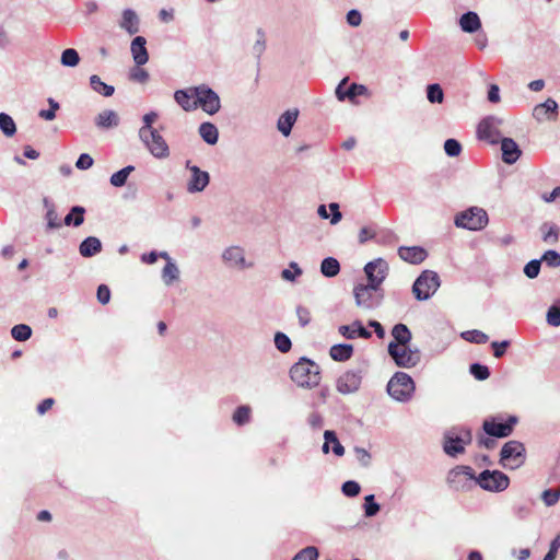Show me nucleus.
<instances>
[{"label":"nucleus","mask_w":560,"mask_h":560,"mask_svg":"<svg viewBox=\"0 0 560 560\" xmlns=\"http://www.w3.org/2000/svg\"><path fill=\"white\" fill-rule=\"evenodd\" d=\"M500 141L502 150V160L508 164L515 163L522 154V151L520 150L517 143L511 138H502Z\"/></svg>","instance_id":"obj_19"},{"label":"nucleus","mask_w":560,"mask_h":560,"mask_svg":"<svg viewBox=\"0 0 560 560\" xmlns=\"http://www.w3.org/2000/svg\"><path fill=\"white\" fill-rule=\"evenodd\" d=\"M547 322L551 326H560V307L551 306L548 310Z\"/></svg>","instance_id":"obj_58"},{"label":"nucleus","mask_w":560,"mask_h":560,"mask_svg":"<svg viewBox=\"0 0 560 560\" xmlns=\"http://www.w3.org/2000/svg\"><path fill=\"white\" fill-rule=\"evenodd\" d=\"M84 208L80 206H75L71 209L70 213H68L63 220L66 225H74L79 226L84 221Z\"/></svg>","instance_id":"obj_36"},{"label":"nucleus","mask_w":560,"mask_h":560,"mask_svg":"<svg viewBox=\"0 0 560 560\" xmlns=\"http://www.w3.org/2000/svg\"><path fill=\"white\" fill-rule=\"evenodd\" d=\"M147 40L142 36H137L132 39L130 50L133 61L137 66H143L149 60V54L145 48Z\"/></svg>","instance_id":"obj_20"},{"label":"nucleus","mask_w":560,"mask_h":560,"mask_svg":"<svg viewBox=\"0 0 560 560\" xmlns=\"http://www.w3.org/2000/svg\"><path fill=\"white\" fill-rule=\"evenodd\" d=\"M470 373L478 381H485L490 376L488 366L481 365L479 363H474L470 365Z\"/></svg>","instance_id":"obj_49"},{"label":"nucleus","mask_w":560,"mask_h":560,"mask_svg":"<svg viewBox=\"0 0 560 560\" xmlns=\"http://www.w3.org/2000/svg\"><path fill=\"white\" fill-rule=\"evenodd\" d=\"M348 79L345 78L339 85L336 89V95L339 101H343L345 98H348L352 103H357L358 96H369V90L363 84H357L352 83L350 86L345 89V85L347 84Z\"/></svg>","instance_id":"obj_15"},{"label":"nucleus","mask_w":560,"mask_h":560,"mask_svg":"<svg viewBox=\"0 0 560 560\" xmlns=\"http://www.w3.org/2000/svg\"><path fill=\"white\" fill-rule=\"evenodd\" d=\"M120 27L126 30L130 35L139 32V19L135 11L126 9L122 12Z\"/></svg>","instance_id":"obj_25"},{"label":"nucleus","mask_w":560,"mask_h":560,"mask_svg":"<svg viewBox=\"0 0 560 560\" xmlns=\"http://www.w3.org/2000/svg\"><path fill=\"white\" fill-rule=\"evenodd\" d=\"M516 422L515 416H510L506 421L500 417H492L483 421L482 429L489 436L506 438L513 432Z\"/></svg>","instance_id":"obj_9"},{"label":"nucleus","mask_w":560,"mask_h":560,"mask_svg":"<svg viewBox=\"0 0 560 560\" xmlns=\"http://www.w3.org/2000/svg\"><path fill=\"white\" fill-rule=\"evenodd\" d=\"M249 418H250V408L247 406L238 407L233 415L234 422H236L240 425L248 422Z\"/></svg>","instance_id":"obj_46"},{"label":"nucleus","mask_w":560,"mask_h":560,"mask_svg":"<svg viewBox=\"0 0 560 560\" xmlns=\"http://www.w3.org/2000/svg\"><path fill=\"white\" fill-rule=\"evenodd\" d=\"M488 223L487 212L478 207H472L466 211L460 212L455 218V224L471 231L483 229Z\"/></svg>","instance_id":"obj_5"},{"label":"nucleus","mask_w":560,"mask_h":560,"mask_svg":"<svg viewBox=\"0 0 560 560\" xmlns=\"http://www.w3.org/2000/svg\"><path fill=\"white\" fill-rule=\"evenodd\" d=\"M338 330L347 339H354L357 337L369 339L372 336V334L362 326L360 320H354L351 325H342Z\"/></svg>","instance_id":"obj_21"},{"label":"nucleus","mask_w":560,"mask_h":560,"mask_svg":"<svg viewBox=\"0 0 560 560\" xmlns=\"http://www.w3.org/2000/svg\"><path fill=\"white\" fill-rule=\"evenodd\" d=\"M398 256L409 264H421L428 256L427 250L420 246H400Z\"/></svg>","instance_id":"obj_17"},{"label":"nucleus","mask_w":560,"mask_h":560,"mask_svg":"<svg viewBox=\"0 0 560 560\" xmlns=\"http://www.w3.org/2000/svg\"><path fill=\"white\" fill-rule=\"evenodd\" d=\"M60 62L65 67H75L80 62V56L73 48H67L62 51Z\"/></svg>","instance_id":"obj_39"},{"label":"nucleus","mask_w":560,"mask_h":560,"mask_svg":"<svg viewBox=\"0 0 560 560\" xmlns=\"http://www.w3.org/2000/svg\"><path fill=\"white\" fill-rule=\"evenodd\" d=\"M119 122L118 115L110 109H106L101 112L96 118L95 124L100 128H112L117 126Z\"/></svg>","instance_id":"obj_28"},{"label":"nucleus","mask_w":560,"mask_h":560,"mask_svg":"<svg viewBox=\"0 0 560 560\" xmlns=\"http://www.w3.org/2000/svg\"><path fill=\"white\" fill-rule=\"evenodd\" d=\"M361 385V375L354 371H347L337 380V390L343 395L354 393Z\"/></svg>","instance_id":"obj_16"},{"label":"nucleus","mask_w":560,"mask_h":560,"mask_svg":"<svg viewBox=\"0 0 560 560\" xmlns=\"http://www.w3.org/2000/svg\"><path fill=\"white\" fill-rule=\"evenodd\" d=\"M201 138L209 144L218 142L219 132L217 127L211 122H202L199 127Z\"/></svg>","instance_id":"obj_34"},{"label":"nucleus","mask_w":560,"mask_h":560,"mask_svg":"<svg viewBox=\"0 0 560 560\" xmlns=\"http://www.w3.org/2000/svg\"><path fill=\"white\" fill-rule=\"evenodd\" d=\"M353 347L347 343L335 345L330 348L329 354L332 360L343 362L352 357Z\"/></svg>","instance_id":"obj_29"},{"label":"nucleus","mask_w":560,"mask_h":560,"mask_svg":"<svg viewBox=\"0 0 560 560\" xmlns=\"http://www.w3.org/2000/svg\"><path fill=\"white\" fill-rule=\"evenodd\" d=\"M161 256L168 259L162 271L163 281L168 285L178 278V268L174 262L170 261L167 253H162Z\"/></svg>","instance_id":"obj_35"},{"label":"nucleus","mask_w":560,"mask_h":560,"mask_svg":"<svg viewBox=\"0 0 560 560\" xmlns=\"http://www.w3.org/2000/svg\"><path fill=\"white\" fill-rule=\"evenodd\" d=\"M375 231L370 226H364L359 232V243L364 244L375 237Z\"/></svg>","instance_id":"obj_63"},{"label":"nucleus","mask_w":560,"mask_h":560,"mask_svg":"<svg viewBox=\"0 0 560 560\" xmlns=\"http://www.w3.org/2000/svg\"><path fill=\"white\" fill-rule=\"evenodd\" d=\"M129 79L133 82L145 83L149 79V73L141 68V66L136 65V67L130 70Z\"/></svg>","instance_id":"obj_47"},{"label":"nucleus","mask_w":560,"mask_h":560,"mask_svg":"<svg viewBox=\"0 0 560 560\" xmlns=\"http://www.w3.org/2000/svg\"><path fill=\"white\" fill-rule=\"evenodd\" d=\"M500 125L501 120L492 116L482 119L477 129L478 138L491 144L498 143L501 140Z\"/></svg>","instance_id":"obj_14"},{"label":"nucleus","mask_w":560,"mask_h":560,"mask_svg":"<svg viewBox=\"0 0 560 560\" xmlns=\"http://www.w3.org/2000/svg\"><path fill=\"white\" fill-rule=\"evenodd\" d=\"M558 104L555 100L548 98L546 102L535 106L533 116L537 120H555L558 115Z\"/></svg>","instance_id":"obj_18"},{"label":"nucleus","mask_w":560,"mask_h":560,"mask_svg":"<svg viewBox=\"0 0 560 560\" xmlns=\"http://www.w3.org/2000/svg\"><path fill=\"white\" fill-rule=\"evenodd\" d=\"M135 170L133 166L129 165V166H126L124 167L122 170L114 173L112 176H110V184L115 187H121L126 184L127 182V178L129 176V174Z\"/></svg>","instance_id":"obj_40"},{"label":"nucleus","mask_w":560,"mask_h":560,"mask_svg":"<svg viewBox=\"0 0 560 560\" xmlns=\"http://www.w3.org/2000/svg\"><path fill=\"white\" fill-rule=\"evenodd\" d=\"M324 438H325V443L323 445V452L324 453H328L329 452V444L332 443V452L337 455V456H342L343 453H345V447L340 444V442L338 441L336 434L334 431H325L324 433Z\"/></svg>","instance_id":"obj_32"},{"label":"nucleus","mask_w":560,"mask_h":560,"mask_svg":"<svg viewBox=\"0 0 560 560\" xmlns=\"http://www.w3.org/2000/svg\"><path fill=\"white\" fill-rule=\"evenodd\" d=\"M542 240L550 244L557 243L559 240V229L556 225L548 226V230L544 232Z\"/></svg>","instance_id":"obj_57"},{"label":"nucleus","mask_w":560,"mask_h":560,"mask_svg":"<svg viewBox=\"0 0 560 560\" xmlns=\"http://www.w3.org/2000/svg\"><path fill=\"white\" fill-rule=\"evenodd\" d=\"M158 119V114L150 112L143 116V126L139 130V137L145 136L149 131L155 130L152 125Z\"/></svg>","instance_id":"obj_43"},{"label":"nucleus","mask_w":560,"mask_h":560,"mask_svg":"<svg viewBox=\"0 0 560 560\" xmlns=\"http://www.w3.org/2000/svg\"><path fill=\"white\" fill-rule=\"evenodd\" d=\"M440 287V278L432 270H424L415 281L412 292L417 300L424 301L435 293Z\"/></svg>","instance_id":"obj_4"},{"label":"nucleus","mask_w":560,"mask_h":560,"mask_svg":"<svg viewBox=\"0 0 560 560\" xmlns=\"http://www.w3.org/2000/svg\"><path fill=\"white\" fill-rule=\"evenodd\" d=\"M191 179L188 184L189 191H201L209 184V174L207 172L200 171L199 167L192 166L191 168Z\"/></svg>","instance_id":"obj_23"},{"label":"nucleus","mask_w":560,"mask_h":560,"mask_svg":"<svg viewBox=\"0 0 560 560\" xmlns=\"http://www.w3.org/2000/svg\"><path fill=\"white\" fill-rule=\"evenodd\" d=\"M415 390L412 378L404 373L397 372L387 384L388 394L397 400L408 399Z\"/></svg>","instance_id":"obj_6"},{"label":"nucleus","mask_w":560,"mask_h":560,"mask_svg":"<svg viewBox=\"0 0 560 560\" xmlns=\"http://www.w3.org/2000/svg\"><path fill=\"white\" fill-rule=\"evenodd\" d=\"M360 485L357 481L349 480L342 485V492L347 497H355L360 493Z\"/></svg>","instance_id":"obj_54"},{"label":"nucleus","mask_w":560,"mask_h":560,"mask_svg":"<svg viewBox=\"0 0 560 560\" xmlns=\"http://www.w3.org/2000/svg\"><path fill=\"white\" fill-rule=\"evenodd\" d=\"M102 250V243L97 237H86L79 247V252L83 257H92Z\"/></svg>","instance_id":"obj_24"},{"label":"nucleus","mask_w":560,"mask_h":560,"mask_svg":"<svg viewBox=\"0 0 560 560\" xmlns=\"http://www.w3.org/2000/svg\"><path fill=\"white\" fill-rule=\"evenodd\" d=\"M466 340L475 343H486L489 337L480 330L465 331L462 335Z\"/></svg>","instance_id":"obj_48"},{"label":"nucleus","mask_w":560,"mask_h":560,"mask_svg":"<svg viewBox=\"0 0 560 560\" xmlns=\"http://www.w3.org/2000/svg\"><path fill=\"white\" fill-rule=\"evenodd\" d=\"M388 353L394 359L398 366L412 368L420 360V353L418 350H411L408 345L399 346L394 342L388 345Z\"/></svg>","instance_id":"obj_12"},{"label":"nucleus","mask_w":560,"mask_h":560,"mask_svg":"<svg viewBox=\"0 0 560 560\" xmlns=\"http://www.w3.org/2000/svg\"><path fill=\"white\" fill-rule=\"evenodd\" d=\"M364 271L369 284L357 285L353 290V294L357 306L361 310L369 311L377 307L383 300V293L380 287L387 276L388 265L384 259L377 258L368 262L364 267Z\"/></svg>","instance_id":"obj_1"},{"label":"nucleus","mask_w":560,"mask_h":560,"mask_svg":"<svg viewBox=\"0 0 560 560\" xmlns=\"http://www.w3.org/2000/svg\"><path fill=\"white\" fill-rule=\"evenodd\" d=\"M296 315L299 318V323L302 327L307 326L312 320L311 312L307 307L304 306H298L296 307Z\"/></svg>","instance_id":"obj_55"},{"label":"nucleus","mask_w":560,"mask_h":560,"mask_svg":"<svg viewBox=\"0 0 560 560\" xmlns=\"http://www.w3.org/2000/svg\"><path fill=\"white\" fill-rule=\"evenodd\" d=\"M110 299V290L106 284H101L97 288V300L102 304H107Z\"/></svg>","instance_id":"obj_62"},{"label":"nucleus","mask_w":560,"mask_h":560,"mask_svg":"<svg viewBox=\"0 0 560 560\" xmlns=\"http://www.w3.org/2000/svg\"><path fill=\"white\" fill-rule=\"evenodd\" d=\"M541 260L545 261L549 267H559L560 266V254L556 250H547Z\"/></svg>","instance_id":"obj_51"},{"label":"nucleus","mask_w":560,"mask_h":560,"mask_svg":"<svg viewBox=\"0 0 560 560\" xmlns=\"http://www.w3.org/2000/svg\"><path fill=\"white\" fill-rule=\"evenodd\" d=\"M90 86L94 92L105 97L112 96L115 92V88L103 82L97 74H93L90 77Z\"/></svg>","instance_id":"obj_31"},{"label":"nucleus","mask_w":560,"mask_h":560,"mask_svg":"<svg viewBox=\"0 0 560 560\" xmlns=\"http://www.w3.org/2000/svg\"><path fill=\"white\" fill-rule=\"evenodd\" d=\"M47 224L49 229H58L61 226V222L58 214L54 209H49L46 213Z\"/></svg>","instance_id":"obj_61"},{"label":"nucleus","mask_w":560,"mask_h":560,"mask_svg":"<svg viewBox=\"0 0 560 560\" xmlns=\"http://www.w3.org/2000/svg\"><path fill=\"white\" fill-rule=\"evenodd\" d=\"M476 479L472 468L464 465L456 466L447 475L448 486L456 491L470 489L477 485Z\"/></svg>","instance_id":"obj_7"},{"label":"nucleus","mask_w":560,"mask_h":560,"mask_svg":"<svg viewBox=\"0 0 560 560\" xmlns=\"http://www.w3.org/2000/svg\"><path fill=\"white\" fill-rule=\"evenodd\" d=\"M444 150L448 156H458L462 151V145L455 139H447L444 143Z\"/></svg>","instance_id":"obj_50"},{"label":"nucleus","mask_w":560,"mask_h":560,"mask_svg":"<svg viewBox=\"0 0 560 560\" xmlns=\"http://www.w3.org/2000/svg\"><path fill=\"white\" fill-rule=\"evenodd\" d=\"M93 159L91 155H89L88 153H82L77 163H75V166L79 168V170H89L92 165H93Z\"/></svg>","instance_id":"obj_60"},{"label":"nucleus","mask_w":560,"mask_h":560,"mask_svg":"<svg viewBox=\"0 0 560 560\" xmlns=\"http://www.w3.org/2000/svg\"><path fill=\"white\" fill-rule=\"evenodd\" d=\"M364 510L366 516H374L380 511V505L375 502L373 494L365 497Z\"/></svg>","instance_id":"obj_53"},{"label":"nucleus","mask_w":560,"mask_h":560,"mask_svg":"<svg viewBox=\"0 0 560 560\" xmlns=\"http://www.w3.org/2000/svg\"><path fill=\"white\" fill-rule=\"evenodd\" d=\"M318 550L316 547L308 546L299 551L292 560H317Z\"/></svg>","instance_id":"obj_44"},{"label":"nucleus","mask_w":560,"mask_h":560,"mask_svg":"<svg viewBox=\"0 0 560 560\" xmlns=\"http://www.w3.org/2000/svg\"><path fill=\"white\" fill-rule=\"evenodd\" d=\"M225 261L233 266H244V250L241 247L232 246L223 253Z\"/></svg>","instance_id":"obj_33"},{"label":"nucleus","mask_w":560,"mask_h":560,"mask_svg":"<svg viewBox=\"0 0 560 560\" xmlns=\"http://www.w3.org/2000/svg\"><path fill=\"white\" fill-rule=\"evenodd\" d=\"M275 345L277 349L283 353L288 352L291 349V340L283 332H277L275 336Z\"/></svg>","instance_id":"obj_45"},{"label":"nucleus","mask_w":560,"mask_h":560,"mask_svg":"<svg viewBox=\"0 0 560 560\" xmlns=\"http://www.w3.org/2000/svg\"><path fill=\"white\" fill-rule=\"evenodd\" d=\"M194 94L196 95L197 107L200 106L209 115L219 112L221 107L220 98L213 90L207 85L195 86Z\"/></svg>","instance_id":"obj_11"},{"label":"nucleus","mask_w":560,"mask_h":560,"mask_svg":"<svg viewBox=\"0 0 560 560\" xmlns=\"http://www.w3.org/2000/svg\"><path fill=\"white\" fill-rule=\"evenodd\" d=\"M299 115L298 109L293 110H287L284 114H282L278 120V129L283 136H289L291 132V129L296 121Z\"/></svg>","instance_id":"obj_26"},{"label":"nucleus","mask_w":560,"mask_h":560,"mask_svg":"<svg viewBox=\"0 0 560 560\" xmlns=\"http://www.w3.org/2000/svg\"><path fill=\"white\" fill-rule=\"evenodd\" d=\"M560 498V489L559 490H552L547 489L542 492V500L546 503V505L551 506L558 502Z\"/></svg>","instance_id":"obj_56"},{"label":"nucleus","mask_w":560,"mask_h":560,"mask_svg":"<svg viewBox=\"0 0 560 560\" xmlns=\"http://www.w3.org/2000/svg\"><path fill=\"white\" fill-rule=\"evenodd\" d=\"M0 129L9 138L15 135L16 125L10 115L0 113Z\"/></svg>","instance_id":"obj_38"},{"label":"nucleus","mask_w":560,"mask_h":560,"mask_svg":"<svg viewBox=\"0 0 560 560\" xmlns=\"http://www.w3.org/2000/svg\"><path fill=\"white\" fill-rule=\"evenodd\" d=\"M174 98L177 102V104L186 112H190L197 108L194 88L176 91L174 94Z\"/></svg>","instance_id":"obj_22"},{"label":"nucleus","mask_w":560,"mask_h":560,"mask_svg":"<svg viewBox=\"0 0 560 560\" xmlns=\"http://www.w3.org/2000/svg\"><path fill=\"white\" fill-rule=\"evenodd\" d=\"M560 548V535H558L550 544V549L544 560H555L557 551Z\"/></svg>","instance_id":"obj_64"},{"label":"nucleus","mask_w":560,"mask_h":560,"mask_svg":"<svg viewBox=\"0 0 560 560\" xmlns=\"http://www.w3.org/2000/svg\"><path fill=\"white\" fill-rule=\"evenodd\" d=\"M540 271V260L534 259L526 264L524 267V273L530 278L534 279L539 275Z\"/></svg>","instance_id":"obj_52"},{"label":"nucleus","mask_w":560,"mask_h":560,"mask_svg":"<svg viewBox=\"0 0 560 560\" xmlns=\"http://www.w3.org/2000/svg\"><path fill=\"white\" fill-rule=\"evenodd\" d=\"M392 335L394 337V343L401 346H406L411 340V332L409 328L405 324H397L392 329Z\"/></svg>","instance_id":"obj_30"},{"label":"nucleus","mask_w":560,"mask_h":560,"mask_svg":"<svg viewBox=\"0 0 560 560\" xmlns=\"http://www.w3.org/2000/svg\"><path fill=\"white\" fill-rule=\"evenodd\" d=\"M427 97L431 103H442L444 97L443 90L436 83L430 84L428 86Z\"/></svg>","instance_id":"obj_42"},{"label":"nucleus","mask_w":560,"mask_h":560,"mask_svg":"<svg viewBox=\"0 0 560 560\" xmlns=\"http://www.w3.org/2000/svg\"><path fill=\"white\" fill-rule=\"evenodd\" d=\"M471 441V431L468 429L460 430L458 435L448 432L444 435L443 450L447 455L455 457L458 454H463L465 446L469 445Z\"/></svg>","instance_id":"obj_10"},{"label":"nucleus","mask_w":560,"mask_h":560,"mask_svg":"<svg viewBox=\"0 0 560 560\" xmlns=\"http://www.w3.org/2000/svg\"><path fill=\"white\" fill-rule=\"evenodd\" d=\"M476 483L487 491L500 492L509 487L510 479L500 470H483L477 477Z\"/></svg>","instance_id":"obj_8"},{"label":"nucleus","mask_w":560,"mask_h":560,"mask_svg":"<svg viewBox=\"0 0 560 560\" xmlns=\"http://www.w3.org/2000/svg\"><path fill=\"white\" fill-rule=\"evenodd\" d=\"M320 271L325 277H335L340 271V265L337 259L327 257L322 261Z\"/></svg>","instance_id":"obj_37"},{"label":"nucleus","mask_w":560,"mask_h":560,"mask_svg":"<svg viewBox=\"0 0 560 560\" xmlns=\"http://www.w3.org/2000/svg\"><path fill=\"white\" fill-rule=\"evenodd\" d=\"M460 28L466 33H474L481 27V22L477 13L467 12L459 19Z\"/></svg>","instance_id":"obj_27"},{"label":"nucleus","mask_w":560,"mask_h":560,"mask_svg":"<svg viewBox=\"0 0 560 560\" xmlns=\"http://www.w3.org/2000/svg\"><path fill=\"white\" fill-rule=\"evenodd\" d=\"M140 139L156 159H165L170 155L168 145L156 129L149 131L145 137H140Z\"/></svg>","instance_id":"obj_13"},{"label":"nucleus","mask_w":560,"mask_h":560,"mask_svg":"<svg viewBox=\"0 0 560 560\" xmlns=\"http://www.w3.org/2000/svg\"><path fill=\"white\" fill-rule=\"evenodd\" d=\"M11 335L18 341H25L32 336V329L28 325L19 324L13 326Z\"/></svg>","instance_id":"obj_41"},{"label":"nucleus","mask_w":560,"mask_h":560,"mask_svg":"<svg viewBox=\"0 0 560 560\" xmlns=\"http://www.w3.org/2000/svg\"><path fill=\"white\" fill-rule=\"evenodd\" d=\"M509 346H510V341H508V340H504V341H501V342L493 341L491 343V347L493 349V355L495 358L503 357Z\"/></svg>","instance_id":"obj_59"},{"label":"nucleus","mask_w":560,"mask_h":560,"mask_svg":"<svg viewBox=\"0 0 560 560\" xmlns=\"http://www.w3.org/2000/svg\"><path fill=\"white\" fill-rule=\"evenodd\" d=\"M290 376L298 386L313 388L320 382L319 366L303 358L291 368Z\"/></svg>","instance_id":"obj_2"},{"label":"nucleus","mask_w":560,"mask_h":560,"mask_svg":"<svg viewBox=\"0 0 560 560\" xmlns=\"http://www.w3.org/2000/svg\"><path fill=\"white\" fill-rule=\"evenodd\" d=\"M525 447L518 441L506 442L500 453V463L504 468L516 469L525 462Z\"/></svg>","instance_id":"obj_3"}]
</instances>
